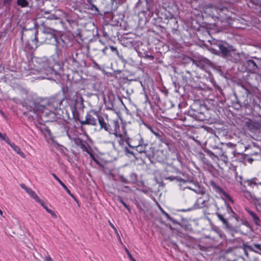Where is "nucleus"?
<instances>
[{"label":"nucleus","mask_w":261,"mask_h":261,"mask_svg":"<svg viewBox=\"0 0 261 261\" xmlns=\"http://www.w3.org/2000/svg\"><path fill=\"white\" fill-rule=\"evenodd\" d=\"M57 33L56 30L49 28H44L40 34L38 31L31 29L30 30V35L34 36V38L31 43H27L26 48L29 50H35L43 43L54 45L56 42Z\"/></svg>","instance_id":"1"},{"label":"nucleus","mask_w":261,"mask_h":261,"mask_svg":"<svg viewBox=\"0 0 261 261\" xmlns=\"http://www.w3.org/2000/svg\"><path fill=\"white\" fill-rule=\"evenodd\" d=\"M28 107L30 111L36 113L41 120L44 122H53L57 119L55 111L45 104H42L36 101H31L29 102Z\"/></svg>","instance_id":"2"},{"label":"nucleus","mask_w":261,"mask_h":261,"mask_svg":"<svg viewBox=\"0 0 261 261\" xmlns=\"http://www.w3.org/2000/svg\"><path fill=\"white\" fill-rule=\"evenodd\" d=\"M243 66L246 70L249 73H257L258 70L261 68V59L256 57H252L247 59L243 63Z\"/></svg>","instance_id":"3"},{"label":"nucleus","mask_w":261,"mask_h":261,"mask_svg":"<svg viewBox=\"0 0 261 261\" xmlns=\"http://www.w3.org/2000/svg\"><path fill=\"white\" fill-rule=\"evenodd\" d=\"M235 51L236 49L232 45L222 41L221 44L219 45L217 55L225 59L230 60V58L235 55Z\"/></svg>","instance_id":"4"},{"label":"nucleus","mask_w":261,"mask_h":261,"mask_svg":"<svg viewBox=\"0 0 261 261\" xmlns=\"http://www.w3.org/2000/svg\"><path fill=\"white\" fill-rule=\"evenodd\" d=\"M188 60L191 62L193 64L201 68L203 70H207V68L212 67V62L203 56L195 57L194 59L189 58Z\"/></svg>","instance_id":"5"},{"label":"nucleus","mask_w":261,"mask_h":261,"mask_svg":"<svg viewBox=\"0 0 261 261\" xmlns=\"http://www.w3.org/2000/svg\"><path fill=\"white\" fill-rule=\"evenodd\" d=\"M63 101V99L62 97L58 95H56V96L50 97L49 99H47L46 102L45 103V105H46L47 107L55 111L58 109H60V106L62 105Z\"/></svg>","instance_id":"6"},{"label":"nucleus","mask_w":261,"mask_h":261,"mask_svg":"<svg viewBox=\"0 0 261 261\" xmlns=\"http://www.w3.org/2000/svg\"><path fill=\"white\" fill-rule=\"evenodd\" d=\"M181 83L185 86L194 87L196 85V82L192 76L190 71L186 70L185 72H180Z\"/></svg>","instance_id":"7"},{"label":"nucleus","mask_w":261,"mask_h":261,"mask_svg":"<svg viewBox=\"0 0 261 261\" xmlns=\"http://www.w3.org/2000/svg\"><path fill=\"white\" fill-rule=\"evenodd\" d=\"M214 205L217 207V212L216 214L219 220L222 222L225 228L231 231H237V229H238V226H237L236 227H234L233 226L229 224L228 221V219L225 218L224 215L221 214L218 212L219 207H218L216 202H214Z\"/></svg>","instance_id":"8"},{"label":"nucleus","mask_w":261,"mask_h":261,"mask_svg":"<svg viewBox=\"0 0 261 261\" xmlns=\"http://www.w3.org/2000/svg\"><path fill=\"white\" fill-rule=\"evenodd\" d=\"M200 199H203V200L201 203V206H199V204L197 203H196L193 205V206L192 207L189 208L188 209H183L181 210V211L187 212L193 210L194 209L199 208L203 207H208L211 206V204L209 203V201H210V196L208 194L206 193L205 192V194H202V197H200Z\"/></svg>","instance_id":"9"},{"label":"nucleus","mask_w":261,"mask_h":261,"mask_svg":"<svg viewBox=\"0 0 261 261\" xmlns=\"http://www.w3.org/2000/svg\"><path fill=\"white\" fill-rule=\"evenodd\" d=\"M99 118L98 115L96 112H93V114L87 113L85 120L80 121L82 125H92L95 126L97 124Z\"/></svg>","instance_id":"10"},{"label":"nucleus","mask_w":261,"mask_h":261,"mask_svg":"<svg viewBox=\"0 0 261 261\" xmlns=\"http://www.w3.org/2000/svg\"><path fill=\"white\" fill-rule=\"evenodd\" d=\"M165 23L167 24V27L171 30V32L173 34L178 35L179 34L178 20L176 17L174 16Z\"/></svg>","instance_id":"11"},{"label":"nucleus","mask_w":261,"mask_h":261,"mask_svg":"<svg viewBox=\"0 0 261 261\" xmlns=\"http://www.w3.org/2000/svg\"><path fill=\"white\" fill-rule=\"evenodd\" d=\"M56 40V42L54 45H56L57 48H66L67 47V39L65 35H60L57 33Z\"/></svg>","instance_id":"12"},{"label":"nucleus","mask_w":261,"mask_h":261,"mask_svg":"<svg viewBox=\"0 0 261 261\" xmlns=\"http://www.w3.org/2000/svg\"><path fill=\"white\" fill-rule=\"evenodd\" d=\"M123 131L122 133L120 132L115 137L117 139V142L119 145L121 146L124 145V142L126 143L128 141V140L130 138L127 134V131L125 128L123 127Z\"/></svg>","instance_id":"13"},{"label":"nucleus","mask_w":261,"mask_h":261,"mask_svg":"<svg viewBox=\"0 0 261 261\" xmlns=\"http://www.w3.org/2000/svg\"><path fill=\"white\" fill-rule=\"evenodd\" d=\"M244 182L247 183L248 186L252 188H254L258 185H261V171L257 175V177L246 180Z\"/></svg>","instance_id":"14"},{"label":"nucleus","mask_w":261,"mask_h":261,"mask_svg":"<svg viewBox=\"0 0 261 261\" xmlns=\"http://www.w3.org/2000/svg\"><path fill=\"white\" fill-rule=\"evenodd\" d=\"M220 261H245L242 257L236 258L233 253L231 251L226 252L224 256L220 259Z\"/></svg>","instance_id":"15"},{"label":"nucleus","mask_w":261,"mask_h":261,"mask_svg":"<svg viewBox=\"0 0 261 261\" xmlns=\"http://www.w3.org/2000/svg\"><path fill=\"white\" fill-rule=\"evenodd\" d=\"M20 187L24 189L26 192L30 195L31 197L34 198L36 202H40V199L37 196L36 193L33 191L31 188H28L26 186V185L24 184H21Z\"/></svg>","instance_id":"16"},{"label":"nucleus","mask_w":261,"mask_h":261,"mask_svg":"<svg viewBox=\"0 0 261 261\" xmlns=\"http://www.w3.org/2000/svg\"><path fill=\"white\" fill-rule=\"evenodd\" d=\"M222 41L214 40L211 42L209 49L213 51V53L217 55L219 50V45L221 44Z\"/></svg>","instance_id":"17"},{"label":"nucleus","mask_w":261,"mask_h":261,"mask_svg":"<svg viewBox=\"0 0 261 261\" xmlns=\"http://www.w3.org/2000/svg\"><path fill=\"white\" fill-rule=\"evenodd\" d=\"M232 218H234L237 222L236 226H233L234 227H236L237 226H238L239 227L241 225H245L248 227H250L249 222L247 220L244 219L243 218H241L240 217L238 216L237 214L235 215V216Z\"/></svg>","instance_id":"18"},{"label":"nucleus","mask_w":261,"mask_h":261,"mask_svg":"<svg viewBox=\"0 0 261 261\" xmlns=\"http://www.w3.org/2000/svg\"><path fill=\"white\" fill-rule=\"evenodd\" d=\"M246 125L250 130L259 129L261 128V121L246 122Z\"/></svg>","instance_id":"19"},{"label":"nucleus","mask_w":261,"mask_h":261,"mask_svg":"<svg viewBox=\"0 0 261 261\" xmlns=\"http://www.w3.org/2000/svg\"><path fill=\"white\" fill-rule=\"evenodd\" d=\"M148 128L161 142H164V135L161 131L159 130L156 127L152 128L150 126H148Z\"/></svg>","instance_id":"20"},{"label":"nucleus","mask_w":261,"mask_h":261,"mask_svg":"<svg viewBox=\"0 0 261 261\" xmlns=\"http://www.w3.org/2000/svg\"><path fill=\"white\" fill-rule=\"evenodd\" d=\"M52 175L59 182V183L62 186V187L66 190L67 193L71 197H72L74 199V200H75L77 202V200L76 198L75 197L74 195L71 193L70 191L68 189L67 186L58 178V177L55 173H52Z\"/></svg>","instance_id":"21"},{"label":"nucleus","mask_w":261,"mask_h":261,"mask_svg":"<svg viewBox=\"0 0 261 261\" xmlns=\"http://www.w3.org/2000/svg\"><path fill=\"white\" fill-rule=\"evenodd\" d=\"M249 215L251 217L252 220L255 224L258 226H261V220L256 214L249 210H246Z\"/></svg>","instance_id":"22"},{"label":"nucleus","mask_w":261,"mask_h":261,"mask_svg":"<svg viewBox=\"0 0 261 261\" xmlns=\"http://www.w3.org/2000/svg\"><path fill=\"white\" fill-rule=\"evenodd\" d=\"M161 16L159 19L164 20V22H166L174 17V15L171 14L169 11L164 10V12L161 13Z\"/></svg>","instance_id":"23"},{"label":"nucleus","mask_w":261,"mask_h":261,"mask_svg":"<svg viewBox=\"0 0 261 261\" xmlns=\"http://www.w3.org/2000/svg\"><path fill=\"white\" fill-rule=\"evenodd\" d=\"M120 123L117 120H114L113 121V125H112V130H113V135L115 136L116 137L119 133L120 132Z\"/></svg>","instance_id":"24"},{"label":"nucleus","mask_w":261,"mask_h":261,"mask_svg":"<svg viewBox=\"0 0 261 261\" xmlns=\"http://www.w3.org/2000/svg\"><path fill=\"white\" fill-rule=\"evenodd\" d=\"M138 142H139V140L137 139V135L134 138H130L128 140V141L126 143L130 148H135L136 147H137V145L138 144Z\"/></svg>","instance_id":"25"},{"label":"nucleus","mask_w":261,"mask_h":261,"mask_svg":"<svg viewBox=\"0 0 261 261\" xmlns=\"http://www.w3.org/2000/svg\"><path fill=\"white\" fill-rule=\"evenodd\" d=\"M182 190L183 191H186L187 190H192L196 193L201 195L205 194V191L203 189H201L199 187H196L195 189L190 187H185L182 189Z\"/></svg>","instance_id":"26"},{"label":"nucleus","mask_w":261,"mask_h":261,"mask_svg":"<svg viewBox=\"0 0 261 261\" xmlns=\"http://www.w3.org/2000/svg\"><path fill=\"white\" fill-rule=\"evenodd\" d=\"M9 145L13 149V150L23 158H25L24 153L21 151L19 146L16 145L14 143L11 142Z\"/></svg>","instance_id":"27"},{"label":"nucleus","mask_w":261,"mask_h":261,"mask_svg":"<svg viewBox=\"0 0 261 261\" xmlns=\"http://www.w3.org/2000/svg\"><path fill=\"white\" fill-rule=\"evenodd\" d=\"M209 184L213 190H215L216 192L220 193L224 192V190L222 189V188L217 185L214 180L210 181Z\"/></svg>","instance_id":"28"},{"label":"nucleus","mask_w":261,"mask_h":261,"mask_svg":"<svg viewBox=\"0 0 261 261\" xmlns=\"http://www.w3.org/2000/svg\"><path fill=\"white\" fill-rule=\"evenodd\" d=\"M68 62L69 64H71L72 66L74 68H77L80 65L79 61H77L76 59L73 56V54H72L71 57L69 58L68 59Z\"/></svg>","instance_id":"29"},{"label":"nucleus","mask_w":261,"mask_h":261,"mask_svg":"<svg viewBox=\"0 0 261 261\" xmlns=\"http://www.w3.org/2000/svg\"><path fill=\"white\" fill-rule=\"evenodd\" d=\"M225 210L226 212L230 215L229 218H233L237 214L232 210L231 207L227 203L225 202Z\"/></svg>","instance_id":"30"},{"label":"nucleus","mask_w":261,"mask_h":261,"mask_svg":"<svg viewBox=\"0 0 261 261\" xmlns=\"http://www.w3.org/2000/svg\"><path fill=\"white\" fill-rule=\"evenodd\" d=\"M166 179L169 180L170 181H173L176 180L179 182H183L184 183H186L187 182V180L182 179L181 177L178 176H169L165 178Z\"/></svg>","instance_id":"31"},{"label":"nucleus","mask_w":261,"mask_h":261,"mask_svg":"<svg viewBox=\"0 0 261 261\" xmlns=\"http://www.w3.org/2000/svg\"><path fill=\"white\" fill-rule=\"evenodd\" d=\"M160 209L161 210L162 213L167 218L168 220L171 221L173 224H178L177 221L171 218L170 215L165 212L162 207H160Z\"/></svg>","instance_id":"32"},{"label":"nucleus","mask_w":261,"mask_h":261,"mask_svg":"<svg viewBox=\"0 0 261 261\" xmlns=\"http://www.w3.org/2000/svg\"><path fill=\"white\" fill-rule=\"evenodd\" d=\"M38 202L40 204H41V205L46 210V211L48 213H49L53 217H54V218H56L57 217V215L54 213V212H53L51 210L48 208L44 204V201L40 199V202Z\"/></svg>","instance_id":"33"},{"label":"nucleus","mask_w":261,"mask_h":261,"mask_svg":"<svg viewBox=\"0 0 261 261\" xmlns=\"http://www.w3.org/2000/svg\"><path fill=\"white\" fill-rule=\"evenodd\" d=\"M243 195L250 201H252L255 199L254 195L248 191H244Z\"/></svg>","instance_id":"34"},{"label":"nucleus","mask_w":261,"mask_h":261,"mask_svg":"<svg viewBox=\"0 0 261 261\" xmlns=\"http://www.w3.org/2000/svg\"><path fill=\"white\" fill-rule=\"evenodd\" d=\"M137 139L139 140L137 146L146 145L148 146V144L147 141H145L140 134H137Z\"/></svg>","instance_id":"35"},{"label":"nucleus","mask_w":261,"mask_h":261,"mask_svg":"<svg viewBox=\"0 0 261 261\" xmlns=\"http://www.w3.org/2000/svg\"><path fill=\"white\" fill-rule=\"evenodd\" d=\"M217 151L216 152L215 154L217 155L216 158H218L219 156H224L225 159H227V155L225 154V152L223 151L221 148H217Z\"/></svg>","instance_id":"36"},{"label":"nucleus","mask_w":261,"mask_h":261,"mask_svg":"<svg viewBox=\"0 0 261 261\" xmlns=\"http://www.w3.org/2000/svg\"><path fill=\"white\" fill-rule=\"evenodd\" d=\"M17 4L22 8H24L29 6V2L27 0H17Z\"/></svg>","instance_id":"37"},{"label":"nucleus","mask_w":261,"mask_h":261,"mask_svg":"<svg viewBox=\"0 0 261 261\" xmlns=\"http://www.w3.org/2000/svg\"><path fill=\"white\" fill-rule=\"evenodd\" d=\"M72 118L75 120V121H79L80 122V116L77 110H76L75 108H74L72 110Z\"/></svg>","instance_id":"38"},{"label":"nucleus","mask_w":261,"mask_h":261,"mask_svg":"<svg viewBox=\"0 0 261 261\" xmlns=\"http://www.w3.org/2000/svg\"><path fill=\"white\" fill-rule=\"evenodd\" d=\"M148 146L146 145H140V146H137V147H136V150L137 151H138L139 153H144L146 152V148Z\"/></svg>","instance_id":"39"},{"label":"nucleus","mask_w":261,"mask_h":261,"mask_svg":"<svg viewBox=\"0 0 261 261\" xmlns=\"http://www.w3.org/2000/svg\"><path fill=\"white\" fill-rule=\"evenodd\" d=\"M251 156H253L254 161H261L260 152H254L251 153Z\"/></svg>","instance_id":"40"},{"label":"nucleus","mask_w":261,"mask_h":261,"mask_svg":"<svg viewBox=\"0 0 261 261\" xmlns=\"http://www.w3.org/2000/svg\"><path fill=\"white\" fill-rule=\"evenodd\" d=\"M124 151L126 155L130 156L131 155L136 158V154L133 151L129 150L127 147L124 148Z\"/></svg>","instance_id":"41"},{"label":"nucleus","mask_w":261,"mask_h":261,"mask_svg":"<svg viewBox=\"0 0 261 261\" xmlns=\"http://www.w3.org/2000/svg\"><path fill=\"white\" fill-rule=\"evenodd\" d=\"M98 122L100 125V129L103 128L104 129H105L106 127H107V125L108 123H107L106 122H105L103 118H100L98 119Z\"/></svg>","instance_id":"42"},{"label":"nucleus","mask_w":261,"mask_h":261,"mask_svg":"<svg viewBox=\"0 0 261 261\" xmlns=\"http://www.w3.org/2000/svg\"><path fill=\"white\" fill-rule=\"evenodd\" d=\"M0 139H1L2 140L5 141L6 142H7L9 145L10 144L11 142L10 141V140L9 139V138L8 137V136L6 135V134H2L1 133V135H0Z\"/></svg>","instance_id":"43"},{"label":"nucleus","mask_w":261,"mask_h":261,"mask_svg":"<svg viewBox=\"0 0 261 261\" xmlns=\"http://www.w3.org/2000/svg\"><path fill=\"white\" fill-rule=\"evenodd\" d=\"M117 200H119L123 205L128 210L129 212H130V209L129 206L127 205V204L123 200L122 197L120 196L117 197Z\"/></svg>","instance_id":"44"},{"label":"nucleus","mask_w":261,"mask_h":261,"mask_svg":"<svg viewBox=\"0 0 261 261\" xmlns=\"http://www.w3.org/2000/svg\"><path fill=\"white\" fill-rule=\"evenodd\" d=\"M204 152L207 154H208V155H210L211 158L212 159H215V158H216V156L217 155L215 154V153L213 152L212 151H211L210 150L208 149H204Z\"/></svg>","instance_id":"45"},{"label":"nucleus","mask_w":261,"mask_h":261,"mask_svg":"<svg viewBox=\"0 0 261 261\" xmlns=\"http://www.w3.org/2000/svg\"><path fill=\"white\" fill-rule=\"evenodd\" d=\"M80 147L83 150V151H85L88 154L92 155V154L91 153L88 148H87L86 145L84 143H82V145L80 146Z\"/></svg>","instance_id":"46"},{"label":"nucleus","mask_w":261,"mask_h":261,"mask_svg":"<svg viewBox=\"0 0 261 261\" xmlns=\"http://www.w3.org/2000/svg\"><path fill=\"white\" fill-rule=\"evenodd\" d=\"M254 252H258L261 254V244H253Z\"/></svg>","instance_id":"47"},{"label":"nucleus","mask_w":261,"mask_h":261,"mask_svg":"<svg viewBox=\"0 0 261 261\" xmlns=\"http://www.w3.org/2000/svg\"><path fill=\"white\" fill-rule=\"evenodd\" d=\"M74 143L77 146H81L84 143L83 141L79 138H75L74 139Z\"/></svg>","instance_id":"48"},{"label":"nucleus","mask_w":261,"mask_h":261,"mask_svg":"<svg viewBox=\"0 0 261 261\" xmlns=\"http://www.w3.org/2000/svg\"><path fill=\"white\" fill-rule=\"evenodd\" d=\"M243 246L245 249H248L250 251H254V250H255L254 249V244H253L251 245H248L246 244H244Z\"/></svg>","instance_id":"49"},{"label":"nucleus","mask_w":261,"mask_h":261,"mask_svg":"<svg viewBox=\"0 0 261 261\" xmlns=\"http://www.w3.org/2000/svg\"><path fill=\"white\" fill-rule=\"evenodd\" d=\"M107 127H106L105 130L108 132L109 134L113 135L112 127L109 124H107Z\"/></svg>","instance_id":"50"},{"label":"nucleus","mask_w":261,"mask_h":261,"mask_svg":"<svg viewBox=\"0 0 261 261\" xmlns=\"http://www.w3.org/2000/svg\"><path fill=\"white\" fill-rule=\"evenodd\" d=\"M90 5L91 6V8H90L91 10H94L97 13L99 12V10L94 3L90 4Z\"/></svg>","instance_id":"51"},{"label":"nucleus","mask_w":261,"mask_h":261,"mask_svg":"<svg viewBox=\"0 0 261 261\" xmlns=\"http://www.w3.org/2000/svg\"><path fill=\"white\" fill-rule=\"evenodd\" d=\"M129 258L131 261H136V260L133 257L129 251L127 249L125 248V249Z\"/></svg>","instance_id":"52"},{"label":"nucleus","mask_w":261,"mask_h":261,"mask_svg":"<svg viewBox=\"0 0 261 261\" xmlns=\"http://www.w3.org/2000/svg\"><path fill=\"white\" fill-rule=\"evenodd\" d=\"M12 1L13 0H3V5L9 7L11 5Z\"/></svg>","instance_id":"53"},{"label":"nucleus","mask_w":261,"mask_h":261,"mask_svg":"<svg viewBox=\"0 0 261 261\" xmlns=\"http://www.w3.org/2000/svg\"><path fill=\"white\" fill-rule=\"evenodd\" d=\"M110 48L111 50L113 52H115L116 53V54L119 56V51L118 50H117V48L115 46H110Z\"/></svg>","instance_id":"54"},{"label":"nucleus","mask_w":261,"mask_h":261,"mask_svg":"<svg viewBox=\"0 0 261 261\" xmlns=\"http://www.w3.org/2000/svg\"><path fill=\"white\" fill-rule=\"evenodd\" d=\"M46 18L49 19L57 20V19H59V17L58 16H57L55 14H50L48 16L46 17Z\"/></svg>","instance_id":"55"},{"label":"nucleus","mask_w":261,"mask_h":261,"mask_svg":"<svg viewBox=\"0 0 261 261\" xmlns=\"http://www.w3.org/2000/svg\"><path fill=\"white\" fill-rule=\"evenodd\" d=\"M92 66L94 68L97 69L98 70H101L100 66L95 61L93 62Z\"/></svg>","instance_id":"56"},{"label":"nucleus","mask_w":261,"mask_h":261,"mask_svg":"<svg viewBox=\"0 0 261 261\" xmlns=\"http://www.w3.org/2000/svg\"><path fill=\"white\" fill-rule=\"evenodd\" d=\"M43 129H44V131L46 133H47L49 136H51V131L48 126H45Z\"/></svg>","instance_id":"57"},{"label":"nucleus","mask_w":261,"mask_h":261,"mask_svg":"<svg viewBox=\"0 0 261 261\" xmlns=\"http://www.w3.org/2000/svg\"><path fill=\"white\" fill-rule=\"evenodd\" d=\"M130 177L132 178V182H134L137 180V175L135 173H131Z\"/></svg>","instance_id":"58"},{"label":"nucleus","mask_w":261,"mask_h":261,"mask_svg":"<svg viewBox=\"0 0 261 261\" xmlns=\"http://www.w3.org/2000/svg\"><path fill=\"white\" fill-rule=\"evenodd\" d=\"M164 142H162L163 143H165L168 147L169 149L170 150V145L171 144V142L167 140L165 137H164Z\"/></svg>","instance_id":"59"},{"label":"nucleus","mask_w":261,"mask_h":261,"mask_svg":"<svg viewBox=\"0 0 261 261\" xmlns=\"http://www.w3.org/2000/svg\"><path fill=\"white\" fill-rule=\"evenodd\" d=\"M109 224L111 226V227L113 228V229H114V230L115 231V232L117 234V236H119V233H118V232L117 229L110 221H109Z\"/></svg>","instance_id":"60"},{"label":"nucleus","mask_w":261,"mask_h":261,"mask_svg":"<svg viewBox=\"0 0 261 261\" xmlns=\"http://www.w3.org/2000/svg\"><path fill=\"white\" fill-rule=\"evenodd\" d=\"M188 114L190 116H191L193 117H195L196 116V114L194 113V111L193 110L189 111L188 112Z\"/></svg>","instance_id":"61"},{"label":"nucleus","mask_w":261,"mask_h":261,"mask_svg":"<svg viewBox=\"0 0 261 261\" xmlns=\"http://www.w3.org/2000/svg\"><path fill=\"white\" fill-rule=\"evenodd\" d=\"M121 181L125 184H128L129 182L128 180L123 176H121Z\"/></svg>","instance_id":"62"},{"label":"nucleus","mask_w":261,"mask_h":261,"mask_svg":"<svg viewBox=\"0 0 261 261\" xmlns=\"http://www.w3.org/2000/svg\"><path fill=\"white\" fill-rule=\"evenodd\" d=\"M247 160L250 163H252V162L254 161L253 156H252L251 158H248Z\"/></svg>","instance_id":"63"},{"label":"nucleus","mask_w":261,"mask_h":261,"mask_svg":"<svg viewBox=\"0 0 261 261\" xmlns=\"http://www.w3.org/2000/svg\"><path fill=\"white\" fill-rule=\"evenodd\" d=\"M45 259L46 261H54L49 256H46Z\"/></svg>","instance_id":"64"}]
</instances>
